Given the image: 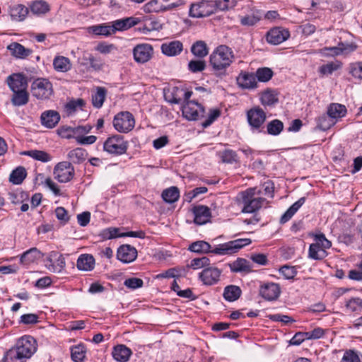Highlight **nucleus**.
Wrapping results in <instances>:
<instances>
[{
  "label": "nucleus",
  "mask_w": 362,
  "mask_h": 362,
  "mask_svg": "<svg viewBox=\"0 0 362 362\" xmlns=\"http://www.w3.org/2000/svg\"><path fill=\"white\" fill-rule=\"evenodd\" d=\"M35 341L30 336L19 339L16 345L6 351L4 362H25L35 352Z\"/></svg>",
  "instance_id": "1"
},
{
  "label": "nucleus",
  "mask_w": 362,
  "mask_h": 362,
  "mask_svg": "<svg viewBox=\"0 0 362 362\" xmlns=\"http://www.w3.org/2000/svg\"><path fill=\"white\" fill-rule=\"evenodd\" d=\"M226 4L221 1L202 0V1L192 4L189 8V14L192 18H204L209 16L217 10H225Z\"/></svg>",
  "instance_id": "2"
},
{
  "label": "nucleus",
  "mask_w": 362,
  "mask_h": 362,
  "mask_svg": "<svg viewBox=\"0 0 362 362\" xmlns=\"http://www.w3.org/2000/svg\"><path fill=\"white\" fill-rule=\"evenodd\" d=\"M255 189L249 188L240 193L244 204L243 212L254 213L266 203L267 201L264 198L255 197Z\"/></svg>",
  "instance_id": "3"
},
{
  "label": "nucleus",
  "mask_w": 362,
  "mask_h": 362,
  "mask_svg": "<svg viewBox=\"0 0 362 362\" xmlns=\"http://www.w3.org/2000/svg\"><path fill=\"white\" fill-rule=\"evenodd\" d=\"M209 63L214 71L218 74H223L226 70V46L219 45L211 54Z\"/></svg>",
  "instance_id": "4"
},
{
  "label": "nucleus",
  "mask_w": 362,
  "mask_h": 362,
  "mask_svg": "<svg viewBox=\"0 0 362 362\" xmlns=\"http://www.w3.org/2000/svg\"><path fill=\"white\" fill-rule=\"evenodd\" d=\"M128 142L124 139V136L115 134L108 137L103 144L105 151L114 155H122L127 152Z\"/></svg>",
  "instance_id": "5"
},
{
  "label": "nucleus",
  "mask_w": 362,
  "mask_h": 362,
  "mask_svg": "<svg viewBox=\"0 0 362 362\" xmlns=\"http://www.w3.org/2000/svg\"><path fill=\"white\" fill-rule=\"evenodd\" d=\"M112 123L118 132L128 133L134 129L135 120L129 112H120L115 116Z\"/></svg>",
  "instance_id": "6"
},
{
  "label": "nucleus",
  "mask_w": 362,
  "mask_h": 362,
  "mask_svg": "<svg viewBox=\"0 0 362 362\" xmlns=\"http://www.w3.org/2000/svg\"><path fill=\"white\" fill-rule=\"evenodd\" d=\"M266 119V112L259 106L254 107L247 112V120L252 130L262 132Z\"/></svg>",
  "instance_id": "7"
},
{
  "label": "nucleus",
  "mask_w": 362,
  "mask_h": 362,
  "mask_svg": "<svg viewBox=\"0 0 362 362\" xmlns=\"http://www.w3.org/2000/svg\"><path fill=\"white\" fill-rule=\"evenodd\" d=\"M31 93L37 99H47L52 93V85L47 79L37 78L31 84Z\"/></svg>",
  "instance_id": "8"
},
{
  "label": "nucleus",
  "mask_w": 362,
  "mask_h": 362,
  "mask_svg": "<svg viewBox=\"0 0 362 362\" xmlns=\"http://www.w3.org/2000/svg\"><path fill=\"white\" fill-rule=\"evenodd\" d=\"M183 116L188 120H197L203 117L204 107L195 101H187L182 107Z\"/></svg>",
  "instance_id": "9"
},
{
  "label": "nucleus",
  "mask_w": 362,
  "mask_h": 362,
  "mask_svg": "<svg viewBox=\"0 0 362 362\" xmlns=\"http://www.w3.org/2000/svg\"><path fill=\"white\" fill-rule=\"evenodd\" d=\"M74 170L71 162L64 161L58 163L54 169L55 179L60 182H67L74 176Z\"/></svg>",
  "instance_id": "10"
},
{
  "label": "nucleus",
  "mask_w": 362,
  "mask_h": 362,
  "mask_svg": "<svg viewBox=\"0 0 362 362\" xmlns=\"http://www.w3.org/2000/svg\"><path fill=\"white\" fill-rule=\"evenodd\" d=\"M290 36L287 29L276 27L268 31L266 38L267 41L272 45H279L286 41Z\"/></svg>",
  "instance_id": "11"
},
{
  "label": "nucleus",
  "mask_w": 362,
  "mask_h": 362,
  "mask_svg": "<svg viewBox=\"0 0 362 362\" xmlns=\"http://www.w3.org/2000/svg\"><path fill=\"white\" fill-rule=\"evenodd\" d=\"M153 54L152 46L148 44L136 45L133 49L134 58L139 63L148 62Z\"/></svg>",
  "instance_id": "12"
},
{
  "label": "nucleus",
  "mask_w": 362,
  "mask_h": 362,
  "mask_svg": "<svg viewBox=\"0 0 362 362\" xmlns=\"http://www.w3.org/2000/svg\"><path fill=\"white\" fill-rule=\"evenodd\" d=\"M279 286L275 283H267L261 286L259 293L262 298L267 300H274L280 295Z\"/></svg>",
  "instance_id": "13"
},
{
  "label": "nucleus",
  "mask_w": 362,
  "mask_h": 362,
  "mask_svg": "<svg viewBox=\"0 0 362 362\" xmlns=\"http://www.w3.org/2000/svg\"><path fill=\"white\" fill-rule=\"evenodd\" d=\"M117 257L122 262L130 263L136 258L137 251L130 245H123L118 248Z\"/></svg>",
  "instance_id": "14"
},
{
  "label": "nucleus",
  "mask_w": 362,
  "mask_h": 362,
  "mask_svg": "<svg viewBox=\"0 0 362 362\" xmlns=\"http://www.w3.org/2000/svg\"><path fill=\"white\" fill-rule=\"evenodd\" d=\"M7 83L12 91L26 90L28 81L23 74H13L7 78Z\"/></svg>",
  "instance_id": "15"
},
{
  "label": "nucleus",
  "mask_w": 362,
  "mask_h": 362,
  "mask_svg": "<svg viewBox=\"0 0 362 362\" xmlns=\"http://www.w3.org/2000/svg\"><path fill=\"white\" fill-rule=\"evenodd\" d=\"M194 215V221L197 225H203L209 221L211 211L209 207L204 205L196 206L192 209Z\"/></svg>",
  "instance_id": "16"
},
{
  "label": "nucleus",
  "mask_w": 362,
  "mask_h": 362,
  "mask_svg": "<svg viewBox=\"0 0 362 362\" xmlns=\"http://www.w3.org/2000/svg\"><path fill=\"white\" fill-rule=\"evenodd\" d=\"M245 8L248 12L245 16H239L240 24L243 26H253L260 21L261 13L257 9L250 8L249 6Z\"/></svg>",
  "instance_id": "17"
},
{
  "label": "nucleus",
  "mask_w": 362,
  "mask_h": 362,
  "mask_svg": "<svg viewBox=\"0 0 362 362\" xmlns=\"http://www.w3.org/2000/svg\"><path fill=\"white\" fill-rule=\"evenodd\" d=\"M40 119L43 126L52 129L59 123L60 115L57 111L47 110L42 113Z\"/></svg>",
  "instance_id": "18"
},
{
  "label": "nucleus",
  "mask_w": 362,
  "mask_h": 362,
  "mask_svg": "<svg viewBox=\"0 0 362 362\" xmlns=\"http://www.w3.org/2000/svg\"><path fill=\"white\" fill-rule=\"evenodd\" d=\"M160 49L163 54L174 57L181 53L183 45L180 41L175 40L162 44Z\"/></svg>",
  "instance_id": "19"
},
{
  "label": "nucleus",
  "mask_w": 362,
  "mask_h": 362,
  "mask_svg": "<svg viewBox=\"0 0 362 362\" xmlns=\"http://www.w3.org/2000/svg\"><path fill=\"white\" fill-rule=\"evenodd\" d=\"M139 22V19L134 17H128L116 20L112 22V25H111V28H112V33H115L116 31L126 30L138 24Z\"/></svg>",
  "instance_id": "20"
},
{
  "label": "nucleus",
  "mask_w": 362,
  "mask_h": 362,
  "mask_svg": "<svg viewBox=\"0 0 362 362\" xmlns=\"http://www.w3.org/2000/svg\"><path fill=\"white\" fill-rule=\"evenodd\" d=\"M237 83L243 88L254 89L257 86L255 74L250 73H241L236 78Z\"/></svg>",
  "instance_id": "21"
},
{
  "label": "nucleus",
  "mask_w": 362,
  "mask_h": 362,
  "mask_svg": "<svg viewBox=\"0 0 362 362\" xmlns=\"http://www.w3.org/2000/svg\"><path fill=\"white\" fill-rule=\"evenodd\" d=\"M230 269L235 273H249L252 271V265L249 261L243 258H238L228 264Z\"/></svg>",
  "instance_id": "22"
},
{
  "label": "nucleus",
  "mask_w": 362,
  "mask_h": 362,
  "mask_svg": "<svg viewBox=\"0 0 362 362\" xmlns=\"http://www.w3.org/2000/svg\"><path fill=\"white\" fill-rule=\"evenodd\" d=\"M7 49L11 52V54L16 58L25 59L33 51L30 49L25 48L23 45L18 42H12Z\"/></svg>",
  "instance_id": "23"
},
{
  "label": "nucleus",
  "mask_w": 362,
  "mask_h": 362,
  "mask_svg": "<svg viewBox=\"0 0 362 362\" xmlns=\"http://www.w3.org/2000/svg\"><path fill=\"white\" fill-rule=\"evenodd\" d=\"M132 354L131 349L123 344L115 346L112 352L113 358L118 362H127Z\"/></svg>",
  "instance_id": "24"
},
{
  "label": "nucleus",
  "mask_w": 362,
  "mask_h": 362,
  "mask_svg": "<svg viewBox=\"0 0 362 362\" xmlns=\"http://www.w3.org/2000/svg\"><path fill=\"white\" fill-rule=\"evenodd\" d=\"M221 272L216 268L204 269L200 274V278L204 284L211 285L216 282L220 277Z\"/></svg>",
  "instance_id": "25"
},
{
  "label": "nucleus",
  "mask_w": 362,
  "mask_h": 362,
  "mask_svg": "<svg viewBox=\"0 0 362 362\" xmlns=\"http://www.w3.org/2000/svg\"><path fill=\"white\" fill-rule=\"evenodd\" d=\"M77 268L82 271H91L94 268L95 259L91 255H81L77 260Z\"/></svg>",
  "instance_id": "26"
},
{
  "label": "nucleus",
  "mask_w": 362,
  "mask_h": 362,
  "mask_svg": "<svg viewBox=\"0 0 362 362\" xmlns=\"http://www.w3.org/2000/svg\"><path fill=\"white\" fill-rule=\"evenodd\" d=\"M54 69L59 72H67L71 69V63L69 58L64 56H57L53 60Z\"/></svg>",
  "instance_id": "27"
},
{
  "label": "nucleus",
  "mask_w": 362,
  "mask_h": 362,
  "mask_svg": "<svg viewBox=\"0 0 362 362\" xmlns=\"http://www.w3.org/2000/svg\"><path fill=\"white\" fill-rule=\"evenodd\" d=\"M252 243L249 238H238L228 241V255L238 252L243 247Z\"/></svg>",
  "instance_id": "28"
},
{
  "label": "nucleus",
  "mask_w": 362,
  "mask_h": 362,
  "mask_svg": "<svg viewBox=\"0 0 362 362\" xmlns=\"http://www.w3.org/2000/svg\"><path fill=\"white\" fill-rule=\"evenodd\" d=\"M260 100L264 106H273L278 103V96L275 90L267 89L262 93Z\"/></svg>",
  "instance_id": "29"
},
{
  "label": "nucleus",
  "mask_w": 362,
  "mask_h": 362,
  "mask_svg": "<svg viewBox=\"0 0 362 362\" xmlns=\"http://www.w3.org/2000/svg\"><path fill=\"white\" fill-rule=\"evenodd\" d=\"M305 202V197H301L297 202L293 203L281 217V223H284L290 220L297 211L303 206Z\"/></svg>",
  "instance_id": "30"
},
{
  "label": "nucleus",
  "mask_w": 362,
  "mask_h": 362,
  "mask_svg": "<svg viewBox=\"0 0 362 362\" xmlns=\"http://www.w3.org/2000/svg\"><path fill=\"white\" fill-rule=\"evenodd\" d=\"M29 94L26 90L13 91L11 103L14 106H23L28 103Z\"/></svg>",
  "instance_id": "31"
},
{
  "label": "nucleus",
  "mask_w": 362,
  "mask_h": 362,
  "mask_svg": "<svg viewBox=\"0 0 362 362\" xmlns=\"http://www.w3.org/2000/svg\"><path fill=\"white\" fill-rule=\"evenodd\" d=\"M47 262L46 267L49 271L54 273L61 272L66 265L65 258L62 255H59L54 262H53L51 258H48Z\"/></svg>",
  "instance_id": "32"
},
{
  "label": "nucleus",
  "mask_w": 362,
  "mask_h": 362,
  "mask_svg": "<svg viewBox=\"0 0 362 362\" xmlns=\"http://www.w3.org/2000/svg\"><path fill=\"white\" fill-rule=\"evenodd\" d=\"M192 53L198 58H204L209 53L207 45L204 41L198 40L191 47Z\"/></svg>",
  "instance_id": "33"
},
{
  "label": "nucleus",
  "mask_w": 362,
  "mask_h": 362,
  "mask_svg": "<svg viewBox=\"0 0 362 362\" xmlns=\"http://www.w3.org/2000/svg\"><path fill=\"white\" fill-rule=\"evenodd\" d=\"M346 113V107L339 103L331 104L327 110V114L333 119L337 118H341L345 116Z\"/></svg>",
  "instance_id": "34"
},
{
  "label": "nucleus",
  "mask_w": 362,
  "mask_h": 362,
  "mask_svg": "<svg viewBox=\"0 0 362 362\" xmlns=\"http://www.w3.org/2000/svg\"><path fill=\"white\" fill-rule=\"evenodd\" d=\"M22 155L28 156L32 158L43 163H47L51 160L52 156L44 151L40 150H30L23 151Z\"/></svg>",
  "instance_id": "35"
},
{
  "label": "nucleus",
  "mask_w": 362,
  "mask_h": 362,
  "mask_svg": "<svg viewBox=\"0 0 362 362\" xmlns=\"http://www.w3.org/2000/svg\"><path fill=\"white\" fill-rule=\"evenodd\" d=\"M40 257V252L36 247H33L23 253L20 261L22 264H29Z\"/></svg>",
  "instance_id": "36"
},
{
  "label": "nucleus",
  "mask_w": 362,
  "mask_h": 362,
  "mask_svg": "<svg viewBox=\"0 0 362 362\" xmlns=\"http://www.w3.org/2000/svg\"><path fill=\"white\" fill-rule=\"evenodd\" d=\"M161 196L166 203L172 204L178 200L180 191L177 187H170L163 190Z\"/></svg>",
  "instance_id": "37"
},
{
  "label": "nucleus",
  "mask_w": 362,
  "mask_h": 362,
  "mask_svg": "<svg viewBox=\"0 0 362 362\" xmlns=\"http://www.w3.org/2000/svg\"><path fill=\"white\" fill-rule=\"evenodd\" d=\"M188 249L196 253H209L211 245L204 240H198L192 243Z\"/></svg>",
  "instance_id": "38"
},
{
  "label": "nucleus",
  "mask_w": 362,
  "mask_h": 362,
  "mask_svg": "<svg viewBox=\"0 0 362 362\" xmlns=\"http://www.w3.org/2000/svg\"><path fill=\"white\" fill-rule=\"evenodd\" d=\"M107 90L103 87H98L96 92L92 95V104L95 108H100L105 101Z\"/></svg>",
  "instance_id": "39"
},
{
  "label": "nucleus",
  "mask_w": 362,
  "mask_h": 362,
  "mask_svg": "<svg viewBox=\"0 0 362 362\" xmlns=\"http://www.w3.org/2000/svg\"><path fill=\"white\" fill-rule=\"evenodd\" d=\"M87 153L86 150L81 148H76L70 151L68 153V158L71 163H81L86 158Z\"/></svg>",
  "instance_id": "40"
},
{
  "label": "nucleus",
  "mask_w": 362,
  "mask_h": 362,
  "mask_svg": "<svg viewBox=\"0 0 362 362\" xmlns=\"http://www.w3.org/2000/svg\"><path fill=\"white\" fill-rule=\"evenodd\" d=\"M342 64L341 62H331L326 64H323L319 67V73L321 76H328L331 75L334 71L341 68Z\"/></svg>",
  "instance_id": "41"
},
{
  "label": "nucleus",
  "mask_w": 362,
  "mask_h": 362,
  "mask_svg": "<svg viewBox=\"0 0 362 362\" xmlns=\"http://www.w3.org/2000/svg\"><path fill=\"white\" fill-rule=\"evenodd\" d=\"M28 13V8L22 4L14 6L11 9V16L13 20L23 21Z\"/></svg>",
  "instance_id": "42"
},
{
  "label": "nucleus",
  "mask_w": 362,
  "mask_h": 362,
  "mask_svg": "<svg viewBox=\"0 0 362 362\" xmlns=\"http://www.w3.org/2000/svg\"><path fill=\"white\" fill-rule=\"evenodd\" d=\"M26 177V171L23 167H18L13 170L9 177V181L14 185H20Z\"/></svg>",
  "instance_id": "43"
},
{
  "label": "nucleus",
  "mask_w": 362,
  "mask_h": 362,
  "mask_svg": "<svg viewBox=\"0 0 362 362\" xmlns=\"http://www.w3.org/2000/svg\"><path fill=\"white\" fill-rule=\"evenodd\" d=\"M327 253L325 248L318 245L311 244L309 247L308 256L313 259H322L327 256Z\"/></svg>",
  "instance_id": "44"
},
{
  "label": "nucleus",
  "mask_w": 362,
  "mask_h": 362,
  "mask_svg": "<svg viewBox=\"0 0 362 362\" xmlns=\"http://www.w3.org/2000/svg\"><path fill=\"white\" fill-rule=\"evenodd\" d=\"M283 122L277 119L272 120L267 124V132L270 135H279L283 131Z\"/></svg>",
  "instance_id": "45"
},
{
  "label": "nucleus",
  "mask_w": 362,
  "mask_h": 362,
  "mask_svg": "<svg viewBox=\"0 0 362 362\" xmlns=\"http://www.w3.org/2000/svg\"><path fill=\"white\" fill-rule=\"evenodd\" d=\"M273 71L268 67L259 68L256 71L255 77L260 82H267L273 76Z\"/></svg>",
  "instance_id": "46"
},
{
  "label": "nucleus",
  "mask_w": 362,
  "mask_h": 362,
  "mask_svg": "<svg viewBox=\"0 0 362 362\" xmlns=\"http://www.w3.org/2000/svg\"><path fill=\"white\" fill-rule=\"evenodd\" d=\"M146 13H158L165 11V6L159 2V0H151L144 6Z\"/></svg>",
  "instance_id": "47"
},
{
  "label": "nucleus",
  "mask_w": 362,
  "mask_h": 362,
  "mask_svg": "<svg viewBox=\"0 0 362 362\" xmlns=\"http://www.w3.org/2000/svg\"><path fill=\"white\" fill-rule=\"evenodd\" d=\"M89 30L97 35H104V36H109L112 33V28H111V25H105V24H101V25H93L89 28Z\"/></svg>",
  "instance_id": "48"
},
{
  "label": "nucleus",
  "mask_w": 362,
  "mask_h": 362,
  "mask_svg": "<svg viewBox=\"0 0 362 362\" xmlns=\"http://www.w3.org/2000/svg\"><path fill=\"white\" fill-rule=\"evenodd\" d=\"M85 103L83 99L72 100L65 105V111L68 116L73 115L78 108H82Z\"/></svg>",
  "instance_id": "49"
},
{
  "label": "nucleus",
  "mask_w": 362,
  "mask_h": 362,
  "mask_svg": "<svg viewBox=\"0 0 362 362\" xmlns=\"http://www.w3.org/2000/svg\"><path fill=\"white\" fill-rule=\"evenodd\" d=\"M30 10L35 14H44L49 10V6L46 1H36L30 6Z\"/></svg>",
  "instance_id": "50"
},
{
  "label": "nucleus",
  "mask_w": 362,
  "mask_h": 362,
  "mask_svg": "<svg viewBox=\"0 0 362 362\" xmlns=\"http://www.w3.org/2000/svg\"><path fill=\"white\" fill-rule=\"evenodd\" d=\"M86 356V349L83 345H78L71 349V358L75 362H83Z\"/></svg>",
  "instance_id": "51"
},
{
  "label": "nucleus",
  "mask_w": 362,
  "mask_h": 362,
  "mask_svg": "<svg viewBox=\"0 0 362 362\" xmlns=\"http://www.w3.org/2000/svg\"><path fill=\"white\" fill-rule=\"evenodd\" d=\"M334 121L329 115H323L317 119V126L322 130H327L334 125Z\"/></svg>",
  "instance_id": "52"
},
{
  "label": "nucleus",
  "mask_w": 362,
  "mask_h": 362,
  "mask_svg": "<svg viewBox=\"0 0 362 362\" xmlns=\"http://www.w3.org/2000/svg\"><path fill=\"white\" fill-rule=\"evenodd\" d=\"M242 294V290L238 286H228V301L233 302L237 300Z\"/></svg>",
  "instance_id": "53"
},
{
  "label": "nucleus",
  "mask_w": 362,
  "mask_h": 362,
  "mask_svg": "<svg viewBox=\"0 0 362 362\" xmlns=\"http://www.w3.org/2000/svg\"><path fill=\"white\" fill-rule=\"evenodd\" d=\"M346 309L351 312H358L362 309V300L359 298H352L346 303Z\"/></svg>",
  "instance_id": "54"
},
{
  "label": "nucleus",
  "mask_w": 362,
  "mask_h": 362,
  "mask_svg": "<svg viewBox=\"0 0 362 362\" xmlns=\"http://www.w3.org/2000/svg\"><path fill=\"white\" fill-rule=\"evenodd\" d=\"M83 60L86 62H89L91 68L94 70H100L103 67V63L100 59L95 57L91 54H84L83 57Z\"/></svg>",
  "instance_id": "55"
},
{
  "label": "nucleus",
  "mask_w": 362,
  "mask_h": 362,
  "mask_svg": "<svg viewBox=\"0 0 362 362\" xmlns=\"http://www.w3.org/2000/svg\"><path fill=\"white\" fill-rule=\"evenodd\" d=\"M210 264V260L207 257L194 258L191 260L189 267L193 269H198Z\"/></svg>",
  "instance_id": "56"
},
{
  "label": "nucleus",
  "mask_w": 362,
  "mask_h": 362,
  "mask_svg": "<svg viewBox=\"0 0 362 362\" xmlns=\"http://www.w3.org/2000/svg\"><path fill=\"white\" fill-rule=\"evenodd\" d=\"M221 115L219 109H211L206 119L202 122V126L206 128L210 126Z\"/></svg>",
  "instance_id": "57"
},
{
  "label": "nucleus",
  "mask_w": 362,
  "mask_h": 362,
  "mask_svg": "<svg viewBox=\"0 0 362 362\" xmlns=\"http://www.w3.org/2000/svg\"><path fill=\"white\" fill-rule=\"evenodd\" d=\"M349 74L356 78L362 79V62L351 63L349 65Z\"/></svg>",
  "instance_id": "58"
},
{
  "label": "nucleus",
  "mask_w": 362,
  "mask_h": 362,
  "mask_svg": "<svg viewBox=\"0 0 362 362\" xmlns=\"http://www.w3.org/2000/svg\"><path fill=\"white\" fill-rule=\"evenodd\" d=\"M206 68V63L203 60H191L188 64V69L193 73L200 72Z\"/></svg>",
  "instance_id": "59"
},
{
  "label": "nucleus",
  "mask_w": 362,
  "mask_h": 362,
  "mask_svg": "<svg viewBox=\"0 0 362 362\" xmlns=\"http://www.w3.org/2000/svg\"><path fill=\"white\" fill-rule=\"evenodd\" d=\"M144 282L141 279L132 277L127 279L124 285L130 289H136L143 286Z\"/></svg>",
  "instance_id": "60"
},
{
  "label": "nucleus",
  "mask_w": 362,
  "mask_h": 362,
  "mask_svg": "<svg viewBox=\"0 0 362 362\" xmlns=\"http://www.w3.org/2000/svg\"><path fill=\"white\" fill-rule=\"evenodd\" d=\"M341 362H361L359 356L353 350L346 351Z\"/></svg>",
  "instance_id": "61"
},
{
  "label": "nucleus",
  "mask_w": 362,
  "mask_h": 362,
  "mask_svg": "<svg viewBox=\"0 0 362 362\" xmlns=\"http://www.w3.org/2000/svg\"><path fill=\"white\" fill-rule=\"evenodd\" d=\"M315 240L316 243L314 245H318L321 247L326 249H329L332 246L331 242L327 240L325 235L323 233H317L315 235Z\"/></svg>",
  "instance_id": "62"
},
{
  "label": "nucleus",
  "mask_w": 362,
  "mask_h": 362,
  "mask_svg": "<svg viewBox=\"0 0 362 362\" xmlns=\"http://www.w3.org/2000/svg\"><path fill=\"white\" fill-rule=\"evenodd\" d=\"M101 236L104 239H112L117 237H122L119 233V230L117 228H108L104 229L101 233Z\"/></svg>",
  "instance_id": "63"
},
{
  "label": "nucleus",
  "mask_w": 362,
  "mask_h": 362,
  "mask_svg": "<svg viewBox=\"0 0 362 362\" xmlns=\"http://www.w3.org/2000/svg\"><path fill=\"white\" fill-rule=\"evenodd\" d=\"M280 272L287 279H293L296 274L295 267L284 265L281 267Z\"/></svg>",
  "instance_id": "64"
}]
</instances>
